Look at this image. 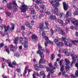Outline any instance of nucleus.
Instances as JSON below:
<instances>
[{
	"label": "nucleus",
	"mask_w": 78,
	"mask_h": 78,
	"mask_svg": "<svg viewBox=\"0 0 78 78\" xmlns=\"http://www.w3.org/2000/svg\"><path fill=\"white\" fill-rule=\"evenodd\" d=\"M76 67H77V69L78 70V63H76L75 64Z\"/></svg>",
	"instance_id": "obj_63"
},
{
	"label": "nucleus",
	"mask_w": 78,
	"mask_h": 78,
	"mask_svg": "<svg viewBox=\"0 0 78 78\" xmlns=\"http://www.w3.org/2000/svg\"><path fill=\"white\" fill-rule=\"evenodd\" d=\"M42 47L41 45H38V49L39 50L37 51V54H39L41 58L39 63V64L41 63L42 60L43 58H44V55L43 52H44V49H42Z\"/></svg>",
	"instance_id": "obj_2"
},
{
	"label": "nucleus",
	"mask_w": 78,
	"mask_h": 78,
	"mask_svg": "<svg viewBox=\"0 0 78 78\" xmlns=\"http://www.w3.org/2000/svg\"><path fill=\"white\" fill-rule=\"evenodd\" d=\"M4 27L5 29V31L7 32L8 30H9V29L10 27V26L9 25L7 26V27L6 26L4 25Z\"/></svg>",
	"instance_id": "obj_18"
},
{
	"label": "nucleus",
	"mask_w": 78,
	"mask_h": 78,
	"mask_svg": "<svg viewBox=\"0 0 78 78\" xmlns=\"http://www.w3.org/2000/svg\"><path fill=\"white\" fill-rule=\"evenodd\" d=\"M63 13H60V17H62V15H63Z\"/></svg>",
	"instance_id": "obj_61"
},
{
	"label": "nucleus",
	"mask_w": 78,
	"mask_h": 78,
	"mask_svg": "<svg viewBox=\"0 0 78 78\" xmlns=\"http://www.w3.org/2000/svg\"><path fill=\"white\" fill-rule=\"evenodd\" d=\"M16 56L17 58H19L20 57V55L19 54V53H14V56Z\"/></svg>",
	"instance_id": "obj_27"
},
{
	"label": "nucleus",
	"mask_w": 78,
	"mask_h": 78,
	"mask_svg": "<svg viewBox=\"0 0 78 78\" xmlns=\"http://www.w3.org/2000/svg\"><path fill=\"white\" fill-rule=\"evenodd\" d=\"M66 45L67 46H69V47H71L72 46V44L71 43H69V45L68 44V42L66 43Z\"/></svg>",
	"instance_id": "obj_32"
},
{
	"label": "nucleus",
	"mask_w": 78,
	"mask_h": 78,
	"mask_svg": "<svg viewBox=\"0 0 78 78\" xmlns=\"http://www.w3.org/2000/svg\"><path fill=\"white\" fill-rule=\"evenodd\" d=\"M3 46H4V44L3 43H2L0 44V48H1Z\"/></svg>",
	"instance_id": "obj_46"
},
{
	"label": "nucleus",
	"mask_w": 78,
	"mask_h": 78,
	"mask_svg": "<svg viewBox=\"0 0 78 78\" xmlns=\"http://www.w3.org/2000/svg\"><path fill=\"white\" fill-rule=\"evenodd\" d=\"M46 61H47L46 60H45V59H44V58H43L41 60V63H42V64L45 63H46Z\"/></svg>",
	"instance_id": "obj_29"
},
{
	"label": "nucleus",
	"mask_w": 78,
	"mask_h": 78,
	"mask_svg": "<svg viewBox=\"0 0 78 78\" xmlns=\"http://www.w3.org/2000/svg\"><path fill=\"white\" fill-rule=\"evenodd\" d=\"M5 13L6 16L8 17H9L11 15V13L10 12H6Z\"/></svg>",
	"instance_id": "obj_25"
},
{
	"label": "nucleus",
	"mask_w": 78,
	"mask_h": 78,
	"mask_svg": "<svg viewBox=\"0 0 78 78\" xmlns=\"http://www.w3.org/2000/svg\"><path fill=\"white\" fill-rule=\"evenodd\" d=\"M48 41H46L44 43V45L46 47V46H47L48 44Z\"/></svg>",
	"instance_id": "obj_49"
},
{
	"label": "nucleus",
	"mask_w": 78,
	"mask_h": 78,
	"mask_svg": "<svg viewBox=\"0 0 78 78\" xmlns=\"http://www.w3.org/2000/svg\"><path fill=\"white\" fill-rule=\"evenodd\" d=\"M58 30L60 32V34L62 35H66V33L63 30H62V29H59Z\"/></svg>",
	"instance_id": "obj_22"
},
{
	"label": "nucleus",
	"mask_w": 78,
	"mask_h": 78,
	"mask_svg": "<svg viewBox=\"0 0 78 78\" xmlns=\"http://www.w3.org/2000/svg\"><path fill=\"white\" fill-rule=\"evenodd\" d=\"M36 75L38 76H39L40 78L42 77L41 76H43L42 78H45L46 76L45 74V73L43 72H41L40 73V74H39L38 73H36Z\"/></svg>",
	"instance_id": "obj_10"
},
{
	"label": "nucleus",
	"mask_w": 78,
	"mask_h": 78,
	"mask_svg": "<svg viewBox=\"0 0 78 78\" xmlns=\"http://www.w3.org/2000/svg\"><path fill=\"white\" fill-rule=\"evenodd\" d=\"M35 7L36 9L38 11L40 9L38 7V6H37L36 4H35Z\"/></svg>",
	"instance_id": "obj_36"
},
{
	"label": "nucleus",
	"mask_w": 78,
	"mask_h": 78,
	"mask_svg": "<svg viewBox=\"0 0 78 78\" xmlns=\"http://www.w3.org/2000/svg\"><path fill=\"white\" fill-rule=\"evenodd\" d=\"M25 24L26 26L29 27V29H32V27L30 25V24L29 22H28V21H25Z\"/></svg>",
	"instance_id": "obj_15"
},
{
	"label": "nucleus",
	"mask_w": 78,
	"mask_h": 78,
	"mask_svg": "<svg viewBox=\"0 0 78 78\" xmlns=\"http://www.w3.org/2000/svg\"><path fill=\"white\" fill-rule=\"evenodd\" d=\"M27 73V71H26V69L25 68L24 72L23 73L24 75H26Z\"/></svg>",
	"instance_id": "obj_53"
},
{
	"label": "nucleus",
	"mask_w": 78,
	"mask_h": 78,
	"mask_svg": "<svg viewBox=\"0 0 78 78\" xmlns=\"http://www.w3.org/2000/svg\"><path fill=\"white\" fill-rule=\"evenodd\" d=\"M50 75H51V74H50V73H48V75L47 76V78H51Z\"/></svg>",
	"instance_id": "obj_51"
},
{
	"label": "nucleus",
	"mask_w": 78,
	"mask_h": 78,
	"mask_svg": "<svg viewBox=\"0 0 78 78\" xmlns=\"http://www.w3.org/2000/svg\"><path fill=\"white\" fill-rule=\"evenodd\" d=\"M75 35L76 37H78V32H76Z\"/></svg>",
	"instance_id": "obj_62"
},
{
	"label": "nucleus",
	"mask_w": 78,
	"mask_h": 78,
	"mask_svg": "<svg viewBox=\"0 0 78 78\" xmlns=\"http://www.w3.org/2000/svg\"><path fill=\"white\" fill-rule=\"evenodd\" d=\"M24 48H28V39L27 38V37H24Z\"/></svg>",
	"instance_id": "obj_9"
},
{
	"label": "nucleus",
	"mask_w": 78,
	"mask_h": 78,
	"mask_svg": "<svg viewBox=\"0 0 78 78\" xmlns=\"http://www.w3.org/2000/svg\"><path fill=\"white\" fill-rule=\"evenodd\" d=\"M76 72L75 73V75L77 76H78V70H76Z\"/></svg>",
	"instance_id": "obj_57"
},
{
	"label": "nucleus",
	"mask_w": 78,
	"mask_h": 78,
	"mask_svg": "<svg viewBox=\"0 0 78 78\" xmlns=\"http://www.w3.org/2000/svg\"><path fill=\"white\" fill-rule=\"evenodd\" d=\"M38 64H35L34 66V67L35 68V70H37V71H39V70H38V69L39 68H41L42 66V65H39V66H38Z\"/></svg>",
	"instance_id": "obj_12"
},
{
	"label": "nucleus",
	"mask_w": 78,
	"mask_h": 78,
	"mask_svg": "<svg viewBox=\"0 0 78 78\" xmlns=\"http://www.w3.org/2000/svg\"><path fill=\"white\" fill-rule=\"evenodd\" d=\"M55 22L56 23H59L62 25V26H64L65 25H63V21L62 20H61L59 19H55Z\"/></svg>",
	"instance_id": "obj_14"
},
{
	"label": "nucleus",
	"mask_w": 78,
	"mask_h": 78,
	"mask_svg": "<svg viewBox=\"0 0 78 78\" xmlns=\"http://www.w3.org/2000/svg\"><path fill=\"white\" fill-rule=\"evenodd\" d=\"M55 66H56V67L57 68H58V64H57V62H55Z\"/></svg>",
	"instance_id": "obj_50"
},
{
	"label": "nucleus",
	"mask_w": 78,
	"mask_h": 78,
	"mask_svg": "<svg viewBox=\"0 0 78 78\" xmlns=\"http://www.w3.org/2000/svg\"><path fill=\"white\" fill-rule=\"evenodd\" d=\"M48 66L50 67V68L48 67H47L46 68V69L47 71L48 72H49L53 74L54 73V70L55 69V67L53 68V65H52V64L50 62L48 64Z\"/></svg>",
	"instance_id": "obj_5"
},
{
	"label": "nucleus",
	"mask_w": 78,
	"mask_h": 78,
	"mask_svg": "<svg viewBox=\"0 0 78 78\" xmlns=\"http://www.w3.org/2000/svg\"><path fill=\"white\" fill-rule=\"evenodd\" d=\"M13 4L14 5V6H17V5L16 3L15 2V1H14L13 2Z\"/></svg>",
	"instance_id": "obj_54"
},
{
	"label": "nucleus",
	"mask_w": 78,
	"mask_h": 78,
	"mask_svg": "<svg viewBox=\"0 0 78 78\" xmlns=\"http://www.w3.org/2000/svg\"><path fill=\"white\" fill-rule=\"evenodd\" d=\"M15 29V26L14 24L12 25V31L13 30H14Z\"/></svg>",
	"instance_id": "obj_48"
},
{
	"label": "nucleus",
	"mask_w": 78,
	"mask_h": 78,
	"mask_svg": "<svg viewBox=\"0 0 78 78\" xmlns=\"http://www.w3.org/2000/svg\"><path fill=\"white\" fill-rule=\"evenodd\" d=\"M12 64L13 65H15V66H17L18 64H17V63L16 62V61L14 60L13 61H12Z\"/></svg>",
	"instance_id": "obj_34"
},
{
	"label": "nucleus",
	"mask_w": 78,
	"mask_h": 78,
	"mask_svg": "<svg viewBox=\"0 0 78 78\" xmlns=\"http://www.w3.org/2000/svg\"><path fill=\"white\" fill-rule=\"evenodd\" d=\"M50 2L51 4L52 5L53 7H55V11H54V13L55 14H56L57 16H59V12L58 8L57 7L58 6L60 5V3L59 2H56L55 3L53 4L54 2L53 0H52L51 2Z\"/></svg>",
	"instance_id": "obj_4"
},
{
	"label": "nucleus",
	"mask_w": 78,
	"mask_h": 78,
	"mask_svg": "<svg viewBox=\"0 0 78 78\" xmlns=\"http://www.w3.org/2000/svg\"><path fill=\"white\" fill-rule=\"evenodd\" d=\"M59 40L58 39H56V38H55L54 40V41L55 43L57 45H59V42H58Z\"/></svg>",
	"instance_id": "obj_24"
},
{
	"label": "nucleus",
	"mask_w": 78,
	"mask_h": 78,
	"mask_svg": "<svg viewBox=\"0 0 78 78\" xmlns=\"http://www.w3.org/2000/svg\"><path fill=\"white\" fill-rule=\"evenodd\" d=\"M16 70L18 73H20L21 71V69L20 68H17V69H16Z\"/></svg>",
	"instance_id": "obj_30"
},
{
	"label": "nucleus",
	"mask_w": 78,
	"mask_h": 78,
	"mask_svg": "<svg viewBox=\"0 0 78 78\" xmlns=\"http://www.w3.org/2000/svg\"><path fill=\"white\" fill-rule=\"evenodd\" d=\"M17 11V8H16V6L13 8V12H16Z\"/></svg>",
	"instance_id": "obj_37"
},
{
	"label": "nucleus",
	"mask_w": 78,
	"mask_h": 78,
	"mask_svg": "<svg viewBox=\"0 0 78 78\" xmlns=\"http://www.w3.org/2000/svg\"><path fill=\"white\" fill-rule=\"evenodd\" d=\"M63 61V59H61L60 61L59 65L60 66H61L62 64V63Z\"/></svg>",
	"instance_id": "obj_44"
},
{
	"label": "nucleus",
	"mask_w": 78,
	"mask_h": 78,
	"mask_svg": "<svg viewBox=\"0 0 78 78\" xmlns=\"http://www.w3.org/2000/svg\"><path fill=\"white\" fill-rule=\"evenodd\" d=\"M6 51L8 54H10V52L9 50V49L7 47V49H6Z\"/></svg>",
	"instance_id": "obj_38"
},
{
	"label": "nucleus",
	"mask_w": 78,
	"mask_h": 78,
	"mask_svg": "<svg viewBox=\"0 0 78 78\" xmlns=\"http://www.w3.org/2000/svg\"><path fill=\"white\" fill-rule=\"evenodd\" d=\"M21 5L20 6V9L21 10V12L24 13L26 12L28 6L24 4V2L21 3Z\"/></svg>",
	"instance_id": "obj_6"
},
{
	"label": "nucleus",
	"mask_w": 78,
	"mask_h": 78,
	"mask_svg": "<svg viewBox=\"0 0 78 78\" xmlns=\"http://www.w3.org/2000/svg\"><path fill=\"white\" fill-rule=\"evenodd\" d=\"M33 78H38L37 77H36V76H35V74H33Z\"/></svg>",
	"instance_id": "obj_64"
},
{
	"label": "nucleus",
	"mask_w": 78,
	"mask_h": 78,
	"mask_svg": "<svg viewBox=\"0 0 78 78\" xmlns=\"http://www.w3.org/2000/svg\"><path fill=\"white\" fill-rule=\"evenodd\" d=\"M12 3H7V7L8 9L11 10L12 8Z\"/></svg>",
	"instance_id": "obj_13"
},
{
	"label": "nucleus",
	"mask_w": 78,
	"mask_h": 78,
	"mask_svg": "<svg viewBox=\"0 0 78 78\" xmlns=\"http://www.w3.org/2000/svg\"><path fill=\"white\" fill-rule=\"evenodd\" d=\"M35 2L36 3H37V4H39V3L41 4V3H42V2L39 0H36V1H35Z\"/></svg>",
	"instance_id": "obj_40"
},
{
	"label": "nucleus",
	"mask_w": 78,
	"mask_h": 78,
	"mask_svg": "<svg viewBox=\"0 0 78 78\" xmlns=\"http://www.w3.org/2000/svg\"><path fill=\"white\" fill-rule=\"evenodd\" d=\"M41 8L42 9H44L45 8V6L44 5H41Z\"/></svg>",
	"instance_id": "obj_52"
},
{
	"label": "nucleus",
	"mask_w": 78,
	"mask_h": 78,
	"mask_svg": "<svg viewBox=\"0 0 78 78\" xmlns=\"http://www.w3.org/2000/svg\"><path fill=\"white\" fill-rule=\"evenodd\" d=\"M63 6L65 11H67L68 9V6L65 2H63Z\"/></svg>",
	"instance_id": "obj_16"
},
{
	"label": "nucleus",
	"mask_w": 78,
	"mask_h": 78,
	"mask_svg": "<svg viewBox=\"0 0 78 78\" xmlns=\"http://www.w3.org/2000/svg\"><path fill=\"white\" fill-rule=\"evenodd\" d=\"M62 39L63 41H64V42L65 43V45L66 46H67V45H66V43L67 42V41H66V38H65V37H62Z\"/></svg>",
	"instance_id": "obj_26"
},
{
	"label": "nucleus",
	"mask_w": 78,
	"mask_h": 78,
	"mask_svg": "<svg viewBox=\"0 0 78 78\" xmlns=\"http://www.w3.org/2000/svg\"><path fill=\"white\" fill-rule=\"evenodd\" d=\"M19 39V37H16V38H15L14 40L15 44H16V45H17V44L18 43Z\"/></svg>",
	"instance_id": "obj_21"
},
{
	"label": "nucleus",
	"mask_w": 78,
	"mask_h": 78,
	"mask_svg": "<svg viewBox=\"0 0 78 78\" xmlns=\"http://www.w3.org/2000/svg\"><path fill=\"white\" fill-rule=\"evenodd\" d=\"M70 76H71V77L72 78H75V76H74V75H73V74H71Z\"/></svg>",
	"instance_id": "obj_58"
},
{
	"label": "nucleus",
	"mask_w": 78,
	"mask_h": 78,
	"mask_svg": "<svg viewBox=\"0 0 78 78\" xmlns=\"http://www.w3.org/2000/svg\"><path fill=\"white\" fill-rule=\"evenodd\" d=\"M10 49L12 51H15L17 49L16 46H14L12 44L10 45Z\"/></svg>",
	"instance_id": "obj_11"
},
{
	"label": "nucleus",
	"mask_w": 78,
	"mask_h": 78,
	"mask_svg": "<svg viewBox=\"0 0 78 78\" xmlns=\"http://www.w3.org/2000/svg\"><path fill=\"white\" fill-rule=\"evenodd\" d=\"M45 35H46V33L45 32H43L42 33V36L45 39Z\"/></svg>",
	"instance_id": "obj_31"
},
{
	"label": "nucleus",
	"mask_w": 78,
	"mask_h": 78,
	"mask_svg": "<svg viewBox=\"0 0 78 78\" xmlns=\"http://www.w3.org/2000/svg\"><path fill=\"white\" fill-rule=\"evenodd\" d=\"M49 18L50 20H55L56 19V17L55 16L51 15L49 17Z\"/></svg>",
	"instance_id": "obj_20"
},
{
	"label": "nucleus",
	"mask_w": 78,
	"mask_h": 78,
	"mask_svg": "<svg viewBox=\"0 0 78 78\" xmlns=\"http://www.w3.org/2000/svg\"><path fill=\"white\" fill-rule=\"evenodd\" d=\"M45 40H48V38L47 36H45Z\"/></svg>",
	"instance_id": "obj_60"
},
{
	"label": "nucleus",
	"mask_w": 78,
	"mask_h": 78,
	"mask_svg": "<svg viewBox=\"0 0 78 78\" xmlns=\"http://www.w3.org/2000/svg\"><path fill=\"white\" fill-rule=\"evenodd\" d=\"M74 53H73L71 54V56L72 57V59H73V61L72 62V63H74V64H75L76 62V59H75V56L74 55Z\"/></svg>",
	"instance_id": "obj_17"
},
{
	"label": "nucleus",
	"mask_w": 78,
	"mask_h": 78,
	"mask_svg": "<svg viewBox=\"0 0 78 78\" xmlns=\"http://www.w3.org/2000/svg\"><path fill=\"white\" fill-rule=\"evenodd\" d=\"M54 57H55L54 54H52L51 55V59L52 60H53V59H54Z\"/></svg>",
	"instance_id": "obj_33"
},
{
	"label": "nucleus",
	"mask_w": 78,
	"mask_h": 78,
	"mask_svg": "<svg viewBox=\"0 0 78 78\" xmlns=\"http://www.w3.org/2000/svg\"><path fill=\"white\" fill-rule=\"evenodd\" d=\"M8 66L10 67H11L12 68H14V67L13 66L11 62H8Z\"/></svg>",
	"instance_id": "obj_28"
},
{
	"label": "nucleus",
	"mask_w": 78,
	"mask_h": 78,
	"mask_svg": "<svg viewBox=\"0 0 78 78\" xmlns=\"http://www.w3.org/2000/svg\"><path fill=\"white\" fill-rule=\"evenodd\" d=\"M62 51L64 53L65 55H66V56H69V55H70V53L68 52H66L65 49H63V50H62Z\"/></svg>",
	"instance_id": "obj_23"
},
{
	"label": "nucleus",
	"mask_w": 78,
	"mask_h": 78,
	"mask_svg": "<svg viewBox=\"0 0 78 78\" xmlns=\"http://www.w3.org/2000/svg\"><path fill=\"white\" fill-rule=\"evenodd\" d=\"M5 64L4 63V62L2 63V68H3V69H4L5 66Z\"/></svg>",
	"instance_id": "obj_47"
},
{
	"label": "nucleus",
	"mask_w": 78,
	"mask_h": 78,
	"mask_svg": "<svg viewBox=\"0 0 78 78\" xmlns=\"http://www.w3.org/2000/svg\"><path fill=\"white\" fill-rule=\"evenodd\" d=\"M64 43H63V42H59V45H61L62 46H63V45H64Z\"/></svg>",
	"instance_id": "obj_39"
},
{
	"label": "nucleus",
	"mask_w": 78,
	"mask_h": 78,
	"mask_svg": "<svg viewBox=\"0 0 78 78\" xmlns=\"http://www.w3.org/2000/svg\"><path fill=\"white\" fill-rule=\"evenodd\" d=\"M44 23L46 25V27H44V23H41L40 24L39 27L40 29V33H41V32H43V31L44 30V28L45 29H49V24L48 21H46L44 22Z\"/></svg>",
	"instance_id": "obj_3"
},
{
	"label": "nucleus",
	"mask_w": 78,
	"mask_h": 78,
	"mask_svg": "<svg viewBox=\"0 0 78 78\" xmlns=\"http://www.w3.org/2000/svg\"><path fill=\"white\" fill-rule=\"evenodd\" d=\"M74 15L75 16H77L78 15V11H76L75 12H74Z\"/></svg>",
	"instance_id": "obj_43"
},
{
	"label": "nucleus",
	"mask_w": 78,
	"mask_h": 78,
	"mask_svg": "<svg viewBox=\"0 0 78 78\" xmlns=\"http://www.w3.org/2000/svg\"><path fill=\"white\" fill-rule=\"evenodd\" d=\"M65 62L66 63V66L65 67V69L66 71V72H68V70H70V67L69 64H70V62L69 60H68L67 59H65Z\"/></svg>",
	"instance_id": "obj_7"
},
{
	"label": "nucleus",
	"mask_w": 78,
	"mask_h": 78,
	"mask_svg": "<svg viewBox=\"0 0 78 78\" xmlns=\"http://www.w3.org/2000/svg\"><path fill=\"white\" fill-rule=\"evenodd\" d=\"M44 15L43 14H41L39 16V18H42V17H44Z\"/></svg>",
	"instance_id": "obj_56"
},
{
	"label": "nucleus",
	"mask_w": 78,
	"mask_h": 78,
	"mask_svg": "<svg viewBox=\"0 0 78 78\" xmlns=\"http://www.w3.org/2000/svg\"><path fill=\"white\" fill-rule=\"evenodd\" d=\"M49 43L51 44H53V43L50 40L49 41Z\"/></svg>",
	"instance_id": "obj_59"
},
{
	"label": "nucleus",
	"mask_w": 78,
	"mask_h": 78,
	"mask_svg": "<svg viewBox=\"0 0 78 78\" xmlns=\"http://www.w3.org/2000/svg\"><path fill=\"white\" fill-rule=\"evenodd\" d=\"M37 16H33V18L34 19H37Z\"/></svg>",
	"instance_id": "obj_55"
},
{
	"label": "nucleus",
	"mask_w": 78,
	"mask_h": 78,
	"mask_svg": "<svg viewBox=\"0 0 78 78\" xmlns=\"http://www.w3.org/2000/svg\"><path fill=\"white\" fill-rule=\"evenodd\" d=\"M50 32L52 34H54V31L52 29H50Z\"/></svg>",
	"instance_id": "obj_45"
},
{
	"label": "nucleus",
	"mask_w": 78,
	"mask_h": 78,
	"mask_svg": "<svg viewBox=\"0 0 78 78\" xmlns=\"http://www.w3.org/2000/svg\"><path fill=\"white\" fill-rule=\"evenodd\" d=\"M21 29L22 30H25L26 28H25V26H23V25L21 26Z\"/></svg>",
	"instance_id": "obj_41"
},
{
	"label": "nucleus",
	"mask_w": 78,
	"mask_h": 78,
	"mask_svg": "<svg viewBox=\"0 0 78 78\" xmlns=\"http://www.w3.org/2000/svg\"><path fill=\"white\" fill-rule=\"evenodd\" d=\"M20 42L22 43L23 41V37H20Z\"/></svg>",
	"instance_id": "obj_42"
},
{
	"label": "nucleus",
	"mask_w": 78,
	"mask_h": 78,
	"mask_svg": "<svg viewBox=\"0 0 78 78\" xmlns=\"http://www.w3.org/2000/svg\"><path fill=\"white\" fill-rule=\"evenodd\" d=\"M37 38V36L36 34H33L31 36V38L32 40H36Z\"/></svg>",
	"instance_id": "obj_19"
},
{
	"label": "nucleus",
	"mask_w": 78,
	"mask_h": 78,
	"mask_svg": "<svg viewBox=\"0 0 78 78\" xmlns=\"http://www.w3.org/2000/svg\"><path fill=\"white\" fill-rule=\"evenodd\" d=\"M71 15V12L69 11H67L66 15L65 17H66V23H65V24H67L69 23H70V21L71 23L75 26H78V20H76L75 18H73V20L72 18H68Z\"/></svg>",
	"instance_id": "obj_1"
},
{
	"label": "nucleus",
	"mask_w": 78,
	"mask_h": 78,
	"mask_svg": "<svg viewBox=\"0 0 78 78\" xmlns=\"http://www.w3.org/2000/svg\"><path fill=\"white\" fill-rule=\"evenodd\" d=\"M30 11H31V14H34V12H35V10L34 9H32L31 10V9H30Z\"/></svg>",
	"instance_id": "obj_35"
},
{
	"label": "nucleus",
	"mask_w": 78,
	"mask_h": 78,
	"mask_svg": "<svg viewBox=\"0 0 78 78\" xmlns=\"http://www.w3.org/2000/svg\"><path fill=\"white\" fill-rule=\"evenodd\" d=\"M60 71L62 72V74L63 76L64 75L65 76H67V75L65 74V73H66V70H65L64 65H62V67L60 68Z\"/></svg>",
	"instance_id": "obj_8"
}]
</instances>
